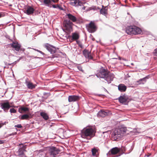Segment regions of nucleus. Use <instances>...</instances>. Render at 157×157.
I'll list each match as a JSON object with an SVG mask.
<instances>
[{
    "instance_id": "f257e3e1",
    "label": "nucleus",
    "mask_w": 157,
    "mask_h": 157,
    "mask_svg": "<svg viewBox=\"0 0 157 157\" xmlns=\"http://www.w3.org/2000/svg\"><path fill=\"white\" fill-rule=\"evenodd\" d=\"M127 131V128L121 127L115 129L112 134V137L114 140H116L118 138L124 136Z\"/></svg>"
},
{
    "instance_id": "f03ea898",
    "label": "nucleus",
    "mask_w": 157,
    "mask_h": 157,
    "mask_svg": "<svg viewBox=\"0 0 157 157\" xmlns=\"http://www.w3.org/2000/svg\"><path fill=\"white\" fill-rule=\"evenodd\" d=\"M141 32L140 29L135 26L130 25L126 28V32L129 35H136L141 33Z\"/></svg>"
},
{
    "instance_id": "7ed1b4c3",
    "label": "nucleus",
    "mask_w": 157,
    "mask_h": 157,
    "mask_svg": "<svg viewBox=\"0 0 157 157\" xmlns=\"http://www.w3.org/2000/svg\"><path fill=\"white\" fill-rule=\"evenodd\" d=\"M73 23L70 20H64L63 23L64 28H63V31L65 32L70 33L72 31V25Z\"/></svg>"
},
{
    "instance_id": "20e7f679",
    "label": "nucleus",
    "mask_w": 157,
    "mask_h": 157,
    "mask_svg": "<svg viewBox=\"0 0 157 157\" xmlns=\"http://www.w3.org/2000/svg\"><path fill=\"white\" fill-rule=\"evenodd\" d=\"M60 150L56 147H52L49 150L47 155V157H56L57 154H59Z\"/></svg>"
},
{
    "instance_id": "39448f33",
    "label": "nucleus",
    "mask_w": 157,
    "mask_h": 157,
    "mask_svg": "<svg viewBox=\"0 0 157 157\" xmlns=\"http://www.w3.org/2000/svg\"><path fill=\"white\" fill-rule=\"evenodd\" d=\"M93 129L90 128H87L82 131L81 136L82 137L85 138V137L90 136L93 135Z\"/></svg>"
},
{
    "instance_id": "423d86ee",
    "label": "nucleus",
    "mask_w": 157,
    "mask_h": 157,
    "mask_svg": "<svg viewBox=\"0 0 157 157\" xmlns=\"http://www.w3.org/2000/svg\"><path fill=\"white\" fill-rule=\"evenodd\" d=\"M43 46L51 54H53L56 53V48L52 45L48 43H45L43 44Z\"/></svg>"
},
{
    "instance_id": "0eeeda50",
    "label": "nucleus",
    "mask_w": 157,
    "mask_h": 157,
    "mask_svg": "<svg viewBox=\"0 0 157 157\" xmlns=\"http://www.w3.org/2000/svg\"><path fill=\"white\" fill-rule=\"evenodd\" d=\"M109 72L107 70H106L102 67L101 68L99 72L96 74V75L98 78H104Z\"/></svg>"
},
{
    "instance_id": "6e6552de",
    "label": "nucleus",
    "mask_w": 157,
    "mask_h": 157,
    "mask_svg": "<svg viewBox=\"0 0 157 157\" xmlns=\"http://www.w3.org/2000/svg\"><path fill=\"white\" fill-rule=\"evenodd\" d=\"M86 27L87 30L90 33H93L97 30V27L95 24L92 22H90L88 26H86Z\"/></svg>"
},
{
    "instance_id": "1a4fd4ad",
    "label": "nucleus",
    "mask_w": 157,
    "mask_h": 157,
    "mask_svg": "<svg viewBox=\"0 0 157 157\" xmlns=\"http://www.w3.org/2000/svg\"><path fill=\"white\" fill-rule=\"evenodd\" d=\"M114 77V74L109 72L104 79L107 81L108 83H110L113 80Z\"/></svg>"
},
{
    "instance_id": "9d476101",
    "label": "nucleus",
    "mask_w": 157,
    "mask_h": 157,
    "mask_svg": "<svg viewBox=\"0 0 157 157\" xmlns=\"http://www.w3.org/2000/svg\"><path fill=\"white\" fill-rule=\"evenodd\" d=\"M80 99V97L78 96L73 95H70L68 96V100L69 102L77 101Z\"/></svg>"
},
{
    "instance_id": "9b49d317",
    "label": "nucleus",
    "mask_w": 157,
    "mask_h": 157,
    "mask_svg": "<svg viewBox=\"0 0 157 157\" xmlns=\"http://www.w3.org/2000/svg\"><path fill=\"white\" fill-rule=\"evenodd\" d=\"M82 53L86 58L91 59H93V57L91 55V52L89 50L85 49L82 51Z\"/></svg>"
},
{
    "instance_id": "f8f14e48",
    "label": "nucleus",
    "mask_w": 157,
    "mask_h": 157,
    "mask_svg": "<svg viewBox=\"0 0 157 157\" xmlns=\"http://www.w3.org/2000/svg\"><path fill=\"white\" fill-rule=\"evenodd\" d=\"M1 107L2 109H3L4 111L7 112L11 107V106L8 102H4L2 104Z\"/></svg>"
},
{
    "instance_id": "ddd939ff",
    "label": "nucleus",
    "mask_w": 157,
    "mask_h": 157,
    "mask_svg": "<svg viewBox=\"0 0 157 157\" xmlns=\"http://www.w3.org/2000/svg\"><path fill=\"white\" fill-rule=\"evenodd\" d=\"M34 11V9L30 6H28L24 13L28 15H30L33 13Z\"/></svg>"
},
{
    "instance_id": "4468645a",
    "label": "nucleus",
    "mask_w": 157,
    "mask_h": 157,
    "mask_svg": "<svg viewBox=\"0 0 157 157\" xmlns=\"http://www.w3.org/2000/svg\"><path fill=\"white\" fill-rule=\"evenodd\" d=\"M108 112L107 110H101L99 111L97 113L98 116L101 117H105L108 115Z\"/></svg>"
},
{
    "instance_id": "2eb2a0df",
    "label": "nucleus",
    "mask_w": 157,
    "mask_h": 157,
    "mask_svg": "<svg viewBox=\"0 0 157 157\" xmlns=\"http://www.w3.org/2000/svg\"><path fill=\"white\" fill-rule=\"evenodd\" d=\"M127 99L128 97L124 94L122 96L121 95L118 98L119 101L121 103L126 102Z\"/></svg>"
},
{
    "instance_id": "dca6fc26",
    "label": "nucleus",
    "mask_w": 157,
    "mask_h": 157,
    "mask_svg": "<svg viewBox=\"0 0 157 157\" xmlns=\"http://www.w3.org/2000/svg\"><path fill=\"white\" fill-rule=\"evenodd\" d=\"M120 149L118 147H114L111 149L109 153L107 154V155L108 156V154H109L110 152L113 155L116 154L118 153Z\"/></svg>"
},
{
    "instance_id": "f3484780",
    "label": "nucleus",
    "mask_w": 157,
    "mask_h": 157,
    "mask_svg": "<svg viewBox=\"0 0 157 157\" xmlns=\"http://www.w3.org/2000/svg\"><path fill=\"white\" fill-rule=\"evenodd\" d=\"M72 35V36H68V38H72V39H71V41H73L74 40H77L79 38V35L77 33H73Z\"/></svg>"
},
{
    "instance_id": "a211bd4d",
    "label": "nucleus",
    "mask_w": 157,
    "mask_h": 157,
    "mask_svg": "<svg viewBox=\"0 0 157 157\" xmlns=\"http://www.w3.org/2000/svg\"><path fill=\"white\" fill-rule=\"evenodd\" d=\"M99 149L97 147H94L91 149V152L93 156L97 157L99 154Z\"/></svg>"
},
{
    "instance_id": "6ab92c4d",
    "label": "nucleus",
    "mask_w": 157,
    "mask_h": 157,
    "mask_svg": "<svg viewBox=\"0 0 157 157\" xmlns=\"http://www.w3.org/2000/svg\"><path fill=\"white\" fill-rule=\"evenodd\" d=\"M11 46L12 47L15 48V50L17 52L19 51L21 47V45L20 44L14 42L12 44Z\"/></svg>"
},
{
    "instance_id": "aec40b11",
    "label": "nucleus",
    "mask_w": 157,
    "mask_h": 157,
    "mask_svg": "<svg viewBox=\"0 0 157 157\" xmlns=\"http://www.w3.org/2000/svg\"><path fill=\"white\" fill-rule=\"evenodd\" d=\"M25 84L28 88L29 89H33L35 88V86L32 83L28 82L26 80L25 81Z\"/></svg>"
},
{
    "instance_id": "412c9836",
    "label": "nucleus",
    "mask_w": 157,
    "mask_h": 157,
    "mask_svg": "<svg viewBox=\"0 0 157 157\" xmlns=\"http://www.w3.org/2000/svg\"><path fill=\"white\" fill-rule=\"evenodd\" d=\"M127 89V87L124 84H120L118 86V89L121 92H125Z\"/></svg>"
},
{
    "instance_id": "4be33fe9",
    "label": "nucleus",
    "mask_w": 157,
    "mask_h": 157,
    "mask_svg": "<svg viewBox=\"0 0 157 157\" xmlns=\"http://www.w3.org/2000/svg\"><path fill=\"white\" fill-rule=\"evenodd\" d=\"M31 114L29 113L28 114H24L21 116V120H29L32 118Z\"/></svg>"
},
{
    "instance_id": "5701e85b",
    "label": "nucleus",
    "mask_w": 157,
    "mask_h": 157,
    "mask_svg": "<svg viewBox=\"0 0 157 157\" xmlns=\"http://www.w3.org/2000/svg\"><path fill=\"white\" fill-rule=\"evenodd\" d=\"M106 7H104L102 6V8L100 10V13L104 15H105L107 14V9H106Z\"/></svg>"
},
{
    "instance_id": "b1692460",
    "label": "nucleus",
    "mask_w": 157,
    "mask_h": 157,
    "mask_svg": "<svg viewBox=\"0 0 157 157\" xmlns=\"http://www.w3.org/2000/svg\"><path fill=\"white\" fill-rule=\"evenodd\" d=\"M67 15L68 18L73 22H75L76 21L77 18L75 16L70 13L68 14Z\"/></svg>"
},
{
    "instance_id": "393cba45",
    "label": "nucleus",
    "mask_w": 157,
    "mask_h": 157,
    "mask_svg": "<svg viewBox=\"0 0 157 157\" xmlns=\"http://www.w3.org/2000/svg\"><path fill=\"white\" fill-rule=\"evenodd\" d=\"M40 115L45 120H47L49 119V117L47 113L45 112H41L40 113Z\"/></svg>"
},
{
    "instance_id": "a878e982",
    "label": "nucleus",
    "mask_w": 157,
    "mask_h": 157,
    "mask_svg": "<svg viewBox=\"0 0 157 157\" xmlns=\"http://www.w3.org/2000/svg\"><path fill=\"white\" fill-rule=\"evenodd\" d=\"M29 111V108L25 107H20L18 109V111L20 113H22V111L26 112Z\"/></svg>"
},
{
    "instance_id": "bb28decb",
    "label": "nucleus",
    "mask_w": 157,
    "mask_h": 157,
    "mask_svg": "<svg viewBox=\"0 0 157 157\" xmlns=\"http://www.w3.org/2000/svg\"><path fill=\"white\" fill-rule=\"evenodd\" d=\"M26 151L24 148H20L17 151L18 155L19 156H20L21 155L24 154V151Z\"/></svg>"
},
{
    "instance_id": "cd10ccee",
    "label": "nucleus",
    "mask_w": 157,
    "mask_h": 157,
    "mask_svg": "<svg viewBox=\"0 0 157 157\" xmlns=\"http://www.w3.org/2000/svg\"><path fill=\"white\" fill-rule=\"evenodd\" d=\"M149 76H147L145 77H144L143 78H141L140 79V81H141L142 82H144V83L146 82L147 81V79L149 78Z\"/></svg>"
},
{
    "instance_id": "c85d7f7f",
    "label": "nucleus",
    "mask_w": 157,
    "mask_h": 157,
    "mask_svg": "<svg viewBox=\"0 0 157 157\" xmlns=\"http://www.w3.org/2000/svg\"><path fill=\"white\" fill-rule=\"evenodd\" d=\"M73 2H71V4L73 6H77V3L78 4V1L77 0H73Z\"/></svg>"
},
{
    "instance_id": "c756f323",
    "label": "nucleus",
    "mask_w": 157,
    "mask_h": 157,
    "mask_svg": "<svg viewBox=\"0 0 157 157\" xmlns=\"http://www.w3.org/2000/svg\"><path fill=\"white\" fill-rule=\"evenodd\" d=\"M27 57L28 58H30V59H36V58H39V57H37L36 56H31L30 55H28L27 56Z\"/></svg>"
},
{
    "instance_id": "7c9ffc66",
    "label": "nucleus",
    "mask_w": 157,
    "mask_h": 157,
    "mask_svg": "<svg viewBox=\"0 0 157 157\" xmlns=\"http://www.w3.org/2000/svg\"><path fill=\"white\" fill-rule=\"evenodd\" d=\"M33 50H35V51H37V52H38L40 53L41 54H42V55H45L44 53H43V52H42V51L39 50H38V49H35V48H32Z\"/></svg>"
},
{
    "instance_id": "2f4dec72",
    "label": "nucleus",
    "mask_w": 157,
    "mask_h": 157,
    "mask_svg": "<svg viewBox=\"0 0 157 157\" xmlns=\"http://www.w3.org/2000/svg\"><path fill=\"white\" fill-rule=\"evenodd\" d=\"M51 0H44V2L45 4H48L51 2Z\"/></svg>"
},
{
    "instance_id": "473e14b6",
    "label": "nucleus",
    "mask_w": 157,
    "mask_h": 157,
    "mask_svg": "<svg viewBox=\"0 0 157 157\" xmlns=\"http://www.w3.org/2000/svg\"><path fill=\"white\" fill-rule=\"evenodd\" d=\"M10 111L11 113H16V110L14 108L10 109Z\"/></svg>"
},
{
    "instance_id": "72a5a7b5",
    "label": "nucleus",
    "mask_w": 157,
    "mask_h": 157,
    "mask_svg": "<svg viewBox=\"0 0 157 157\" xmlns=\"http://www.w3.org/2000/svg\"><path fill=\"white\" fill-rule=\"evenodd\" d=\"M97 8H98V9H100L98 7H97L96 6H94L93 7H90V10H97Z\"/></svg>"
},
{
    "instance_id": "f704fd0d",
    "label": "nucleus",
    "mask_w": 157,
    "mask_h": 157,
    "mask_svg": "<svg viewBox=\"0 0 157 157\" xmlns=\"http://www.w3.org/2000/svg\"><path fill=\"white\" fill-rule=\"evenodd\" d=\"M77 68L80 71H83V70H82V67L81 66H77Z\"/></svg>"
},
{
    "instance_id": "c9c22d12",
    "label": "nucleus",
    "mask_w": 157,
    "mask_h": 157,
    "mask_svg": "<svg viewBox=\"0 0 157 157\" xmlns=\"http://www.w3.org/2000/svg\"><path fill=\"white\" fill-rule=\"evenodd\" d=\"M154 55L157 56V48L155 49L154 52Z\"/></svg>"
},
{
    "instance_id": "e433bc0d",
    "label": "nucleus",
    "mask_w": 157,
    "mask_h": 157,
    "mask_svg": "<svg viewBox=\"0 0 157 157\" xmlns=\"http://www.w3.org/2000/svg\"><path fill=\"white\" fill-rule=\"evenodd\" d=\"M136 82L138 83V84H144V82H142L141 81H140V79L139 80L136 81Z\"/></svg>"
},
{
    "instance_id": "4c0bfd02",
    "label": "nucleus",
    "mask_w": 157,
    "mask_h": 157,
    "mask_svg": "<svg viewBox=\"0 0 157 157\" xmlns=\"http://www.w3.org/2000/svg\"><path fill=\"white\" fill-rule=\"evenodd\" d=\"M8 123V122L7 121H5L4 122H2L1 123H0L1 125H2V127L4 125H6V124H7Z\"/></svg>"
},
{
    "instance_id": "58836bf2",
    "label": "nucleus",
    "mask_w": 157,
    "mask_h": 157,
    "mask_svg": "<svg viewBox=\"0 0 157 157\" xmlns=\"http://www.w3.org/2000/svg\"><path fill=\"white\" fill-rule=\"evenodd\" d=\"M14 127L20 128H21L22 127V126L21 124H18L15 125Z\"/></svg>"
},
{
    "instance_id": "ea45409f",
    "label": "nucleus",
    "mask_w": 157,
    "mask_h": 157,
    "mask_svg": "<svg viewBox=\"0 0 157 157\" xmlns=\"http://www.w3.org/2000/svg\"><path fill=\"white\" fill-rule=\"evenodd\" d=\"M16 133H17L16 132H14V133H12L11 134H9V136H13V135H15Z\"/></svg>"
},
{
    "instance_id": "a19ab883",
    "label": "nucleus",
    "mask_w": 157,
    "mask_h": 157,
    "mask_svg": "<svg viewBox=\"0 0 157 157\" xmlns=\"http://www.w3.org/2000/svg\"><path fill=\"white\" fill-rule=\"evenodd\" d=\"M57 7L58 8H59V9L60 10H63V8L59 6L58 5H57Z\"/></svg>"
},
{
    "instance_id": "79ce46f5",
    "label": "nucleus",
    "mask_w": 157,
    "mask_h": 157,
    "mask_svg": "<svg viewBox=\"0 0 157 157\" xmlns=\"http://www.w3.org/2000/svg\"><path fill=\"white\" fill-rule=\"evenodd\" d=\"M78 45V46L79 47H80L81 48H83V46L81 43H79Z\"/></svg>"
},
{
    "instance_id": "37998d69",
    "label": "nucleus",
    "mask_w": 157,
    "mask_h": 157,
    "mask_svg": "<svg viewBox=\"0 0 157 157\" xmlns=\"http://www.w3.org/2000/svg\"><path fill=\"white\" fill-rule=\"evenodd\" d=\"M54 3H57L58 2L59 0H51Z\"/></svg>"
},
{
    "instance_id": "c03bdc74",
    "label": "nucleus",
    "mask_w": 157,
    "mask_h": 157,
    "mask_svg": "<svg viewBox=\"0 0 157 157\" xmlns=\"http://www.w3.org/2000/svg\"><path fill=\"white\" fill-rule=\"evenodd\" d=\"M20 157H27L24 154H23L22 155H21L20 156Z\"/></svg>"
},
{
    "instance_id": "a18cd8bd",
    "label": "nucleus",
    "mask_w": 157,
    "mask_h": 157,
    "mask_svg": "<svg viewBox=\"0 0 157 157\" xmlns=\"http://www.w3.org/2000/svg\"><path fill=\"white\" fill-rule=\"evenodd\" d=\"M3 16V14L2 13H0V18Z\"/></svg>"
},
{
    "instance_id": "49530a36",
    "label": "nucleus",
    "mask_w": 157,
    "mask_h": 157,
    "mask_svg": "<svg viewBox=\"0 0 157 157\" xmlns=\"http://www.w3.org/2000/svg\"><path fill=\"white\" fill-rule=\"evenodd\" d=\"M76 40V43L78 45L79 44L81 43L80 42V41L78 40Z\"/></svg>"
},
{
    "instance_id": "de8ad7c7",
    "label": "nucleus",
    "mask_w": 157,
    "mask_h": 157,
    "mask_svg": "<svg viewBox=\"0 0 157 157\" xmlns=\"http://www.w3.org/2000/svg\"><path fill=\"white\" fill-rule=\"evenodd\" d=\"M52 7L53 8H57V6H56L55 5H52Z\"/></svg>"
},
{
    "instance_id": "09e8293b",
    "label": "nucleus",
    "mask_w": 157,
    "mask_h": 157,
    "mask_svg": "<svg viewBox=\"0 0 157 157\" xmlns=\"http://www.w3.org/2000/svg\"><path fill=\"white\" fill-rule=\"evenodd\" d=\"M4 143V141L3 140H0V144H2Z\"/></svg>"
},
{
    "instance_id": "8fccbe9b",
    "label": "nucleus",
    "mask_w": 157,
    "mask_h": 157,
    "mask_svg": "<svg viewBox=\"0 0 157 157\" xmlns=\"http://www.w3.org/2000/svg\"><path fill=\"white\" fill-rule=\"evenodd\" d=\"M48 94L47 93H45V92H44L43 93V94H44V95H46V94Z\"/></svg>"
},
{
    "instance_id": "3c124183",
    "label": "nucleus",
    "mask_w": 157,
    "mask_h": 157,
    "mask_svg": "<svg viewBox=\"0 0 157 157\" xmlns=\"http://www.w3.org/2000/svg\"><path fill=\"white\" fill-rule=\"evenodd\" d=\"M17 62V61H15L13 63H13L16 64V63Z\"/></svg>"
},
{
    "instance_id": "603ef678",
    "label": "nucleus",
    "mask_w": 157,
    "mask_h": 157,
    "mask_svg": "<svg viewBox=\"0 0 157 157\" xmlns=\"http://www.w3.org/2000/svg\"><path fill=\"white\" fill-rule=\"evenodd\" d=\"M13 63H8V65H11V64H13Z\"/></svg>"
},
{
    "instance_id": "864d4df0",
    "label": "nucleus",
    "mask_w": 157,
    "mask_h": 157,
    "mask_svg": "<svg viewBox=\"0 0 157 157\" xmlns=\"http://www.w3.org/2000/svg\"><path fill=\"white\" fill-rule=\"evenodd\" d=\"M22 59V57H20L19 58V60H20V59Z\"/></svg>"
},
{
    "instance_id": "5fc2aeb1",
    "label": "nucleus",
    "mask_w": 157,
    "mask_h": 157,
    "mask_svg": "<svg viewBox=\"0 0 157 157\" xmlns=\"http://www.w3.org/2000/svg\"><path fill=\"white\" fill-rule=\"evenodd\" d=\"M20 60H19V59L17 60L16 61H17V62H18Z\"/></svg>"
},
{
    "instance_id": "6e6d98bb",
    "label": "nucleus",
    "mask_w": 157,
    "mask_h": 157,
    "mask_svg": "<svg viewBox=\"0 0 157 157\" xmlns=\"http://www.w3.org/2000/svg\"><path fill=\"white\" fill-rule=\"evenodd\" d=\"M128 77H129L130 76H129V75H128Z\"/></svg>"
},
{
    "instance_id": "4d7b16f0",
    "label": "nucleus",
    "mask_w": 157,
    "mask_h": 157,
    "mask_svg": "<svg viewBox=\"0 0 157 157\" xmlns=\"http://www.w3.org/2000/svg\"><path fill=\"white\" fill-rule=\"evenodd\" d=\"M94 38H93V40H94Z\"/></svg>"
},
{
    "instance_id": "13d9d810",
    "label": "nucleus",
    "mask_w": 157,
    "mask_h": 157,
    "mask_svg": "<svg viewBox=\"0 0 157 157\" xmlns=\"http://www.w3.org/2000/svg\"><path fill=\"white\" fill-rule=\"evenodd\" d=\"M94 38H93V40H94Z\"/></svg>"
},
{
    "instance_id": "bf43d9fd",
    "label": "nucleus",
    "mask_w": 157,
    "mask_h": 157,
    "mask_svg": "<svg viewBox=\"0 0 157 157\" xmlns=\"http://www.w3.org/2000/svg\"><path fill=\"white\" fill-rule=\"evenodd\" d=\"M103 132V133H104L105 132Z\"/></svg>"
},
{
    "instance_id": "052dcab7",
    "label": "nucleus",
    "mask_w": 157,
    "mask_h": 157,
    "mask_svg": "<svg viewBox=\"0 0 157 157\" xmlns=\"http://www.w3.org/2000/svg\"><path fill=\"white\" fill-rule=\"evenodd\" d=\"M147 157H149V155H147Z\"/></svg>"
}]
</instances>
